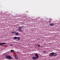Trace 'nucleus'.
Returning a JSON list of instances; mask_svg holds the SVG:
<instances>
[{
  "instance_id": "1",
  "label": "nucleus",
  "mask_w": 60,
  "mask_h": 60,
  "mask_svg": "<svg viewBox=\"0 0 60 60\" xmlns=\"http://www.w3.org/2000/svg\"><path fill=\"white\" fill-rule=\"evenodd\" d=\"M6 57V58H8V59L9 60H11L13 59V58L11 57V56H7Z\"/></svg>"
},
{
  "instance_id": "2",
  "label": "nucleus",
  "mask_w": 60,
  "mask_h": 60,
  "mask_svg": "<svg viewBox=\"0 0 60 60\" xmlns=\"http://www.w3.org/2000/svg\"><path fill=\"white\" fill-rule=\"evenodd\" d=\"M21 27H19L18 28L19 29H18V30L20 32H22L23 31V30H22V29H21Z\"/></svg>"
},
{
  "instance_id": "3",
  "label": "nucleus",
  "mask_w": 60,
  "mask_h": 60,
  "mask_svg": "<svg viewBox=\"0 0 60 60\" xmlns=\"http://www.w3.org/2000/svg\"><path fill=\"white\" fill-rule=\"evenodd\" d=\"M53 55H54L53 52H52L51 53L49 54V56H52H52H54Z\"/></svg>"
},
{
  "instance_id": "4",
  "label": "nucleus",
  "mask_w": 60,
  "mask_h": 60,
  "mask_svg": "<svg viewBox=\"0 0 60 60\" xmlns=\"http://www.w3.org/2000/svg\"><path fill=\"white\" fill-rule=\"evenodd\" d=\"M36 57H37V59H38L39 58V56H38V53H36L35 55Z\"/></svg>"
},
{
  "instance_id": "5",
  "label": "nucleus",
  "mask_w": 60,
  "mask_h": 60,
  "mask_svg": "<svg viewBox=\"0 0 60 60\" xmlns=\"http://www.w3.org/2000/svg\"><path fill=\"white\" fill-rule=\"evenodd\" d=\"M50 25L51 26H54V23L50 24Z\"/></svg>"
},
{
  "instance_id": "6",
  "label": "nucleus",
  "mask_w": 60,
  "mask_h": 60,
  "mask_svg": "<svg viewBox=\"0 0 60 60\" xmlns=\"http://www.w3.org/2000/svg\"><path fill=\"white\" fill-rule=\"evenodd\" d=\"M36 59V57H32V59H34V60H35Z\"/></svg>"
},
{
  "instance_id": "7",
  "label": "nucleus",
  "mask_w": 60,
  "mask_h": 60,
  "mask_svg": "<svg viewBox=\"0 0 60 60\" xmlns=\"http://www.w3.org/2000/svg\"><path fill=\"white\" fill-rule=\"evenodd\" d=\"M11 52H13V53H14V52H15V51H14L13 50H11Z\"/></svg>"
},
{
  "instance_id": "8",
  "label": "nucleus",
  "mask_w": 60,
  "mask_h": 60,
  "mask_svg": "<svg viewBox=\"0 0 60 60\" xmlns=\"http://www.w3.org/2000/svg\"><path fill=\"white\" fill-rule=\"evenodd\" d=\"M0 46H4V45L2 44V42H0Z\"/></svg>"
},
{
  "instance_id": "9",
  "label": "nucleus",
  "mask_w": 60,
  "mask_h": 60,
  "mask_svg": "<svg viewBox=\"0 0 60 60\" xmlns=\"http://www.w3.org/2000/svg\"><path fill=\"white\" fill-rule=\"evenodd\" d=\"M51 19H50L49 21V23H51Z\"/></svg>"
},
{
  "instance_id": "10",
  "label": "nucleus",
  "mask_w": 60,
  "mask_h": 60,
  "mask_svg": "<svg viewBox=\"0 0 60 60\" xmlns=\"http://www.w3.org/2000/svg\"><path fill=\"white\" fill-rule=\"evenodd\" d=\"M14 39L15 40H16V39H17V37H14Z\"/></svg>"
},
{
  "instance_id": "11",
  "label": "nucleus",
  "mask_w": 60,
  "mask_h": 60,
  "mask_svg": "<svg viewBox=\"0 0 60 60\" xmlns=\"http://www.w3.org/2000/svg\"><path fill=\"white\" fill-rule=\"evenodd\" d=\"M17 39H18V40H20V38L19 37H17Z\"/></svg>"
},
{
  "instance_id": "12",
  "label": "nucleus",
  "mask_w": 60,
  "mask_h": 60,
  "mask_svg": "<svg viewBox=\"0 0 60 60\" xmlns=\"http://www.w3.org/2000/svg\"><path fill=\"white\" fill-rule=\"evenodd\" d=\"M57 54H55L54 55V56L55 57L56 56H57Z\"/></svg>"
},
{
  "instance_id": "13",
  "label": "nucleus",
  "mask_w": 60,
  "mask_h": 60,
  "mask_svg": "<svg viewBox=\"0 0 60 60\" xmlns=\"http://www.w3.org/2000/svg\"><path fill=\"white\" fill-rule=\"evenodd\" d=\"M15 34L16 35H18V33H15Z\"/></svg>"
},
{
  "instance_id": "14",
  "label": "nucleus",
  "mask_w": 60,
  "mask_h": 60,
  "mask_svg": "<svg viewBox=\"0 0 60 60\" xmlns=\"http://www.w3.org/2000/svg\"><path fill=\"white\" fill-rule=\"evenodd\" d=\"M15 32L14 31H12V34H15Z\"/></svg>"
},
{
  "instance_id": "15",
  "label": "nucleus",
  "mask_w": 60,
  "mask_h": 60,
  "mask_svg": "<svg viewBox=\"0 0 60 60\" xmlns=\"http://www.w3.org/2000/svg\"><path fill=\"white\" fill-rule=\"evenodd\" d=\"M15 58L16 59H18V57H17V56H15Z\"/></svg>"
},
{
  "instance_id": "16",
  "label": "nucleus",
  "mask_w": 60,
  "mask_h": 60,
  "mask_svg": "<svg viewBox=\"0 0 60 60\" xmlns=\"http://www.w3.org/2000/svg\"><path fill=\"white\" fill-rule=\"evenodd\" d=\"M43 52H44V53H46V51H44Z\"/></svg>"
},
{
  "instance_id": "17",
  "label": "nucleus",
  "mask_w": 60,
  "mask_h": 60,
  "mask_svg": "<svg viewBox=\"0 0 60 60\" xmlns=\"http://www.w3.org/2000/svg\"><path fill=\"white\" fill-rule=\"evenodd\" d=\"M2 44H6L5 43H2Z\"/></svg>"
},
{
  "instance_id": "18",
  "label": "nucleus",
  "mask_w": 60,
  "mask_h": 60,
  "mask_svg": "<svg viewBox=\"0 0 60 60\" xmlns=\"http://www.w3.org/2000/svg\"><path fill=\"white\" fill-rule=\"evenodd\" d=\"M38 47H40V45H38Z\"/></svg>"
},
{
  "instance_id": "19",
  "label": "nucleus",
  "mask_w": 60,
  "mask_h": 60,
  "mask_svg": "<svg viewBox=\"0 0 60 60\" xmlns=\"http://www.w3.org/2000/svg\"><path fill=\"white\" fill-rule=\"evenodd\" d=\"M54 54H56V52H53V54H54Z\"/></svg>"
},
{
  "instance_id": "20",
  "label": "nucleus",
  "mask_w": 60,
  "mask_h": 60,
  "mask_svg": "<svg viewBox=\"0 0 60 60\" xmlns=\"http://www.w3.org/2000/svg\"><path fill=\"white\" fill-rule=\"evenodd\" d=\"M10 45L11 46H13L12 45Z\"/></svg>"
},
{
  "instance_id": "21",
  "label": "nucleus",
  "mask_w": 60,
  "mask_h": 60,
  "mask_svg": "<svg viewBox=\"0 0 60 60\" xmlns=\"http://www.w3.org/2000/svg\"><path fill=\"white\" fill-rule=\"evenodd\" d=\"M17 52V53H19V52Z\"/></svg>"
},
{
  "instance_id": "22",
  "label": "nucleus",
  "mask_w": 60,
  "mask_h": 60,
  "mask_svg": "<svg viewBox=\"0 0 60 60\" xmlns=\"http://www.w3.org/2000/svg\"><path fill=\"white\" fill-rule=\"evenodd\" d=\"M41 47H43V46H41Z\"/></svg>"
}]
</instances>
